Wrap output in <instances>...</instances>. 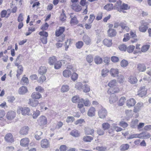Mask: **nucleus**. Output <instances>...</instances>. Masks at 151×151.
Listing matches in <instances>:
<instances>
[{"mask_svg": "<svg viewBox=\"0 0 151 151\" xmlns=\"http://www.w3.org/2000/svg\"><path fill=\"white\" fill-rule=\"evenodd\" d=\"M16 116V113L13 111H10L7 114L6 117L9 120H12L14 119Z\"/></svg>", "mask_w": 151, "mask_h": 151, "instance_id": "obj_13", "label": "nucleus"}, {"mask_svg": "<svg viewBox=\"0 0 151 151\" xmlns=\"http://www.w3.org/2000/svg\"><path fill=\"white\" fill-rule=\"evenodd\" d=\"M81 102H83L86 106H89L90 105V101L88 99L84 100L83 99H81Z\"/></svg>", "mask_w": 151, "mask_h": 151, "instance_id": "obj_49", "label": "nucleus"}, {"mask_svg": "<svg viewBox=\"0 0 151 151\" xmlns=\"http://www.w3.org/2000/svg\"><path fill=\"white\" fill-rule=\"evenodd\" d=\"M110 73L111 76L115 77L119 73V70L117 69L112 68L110 70Z\"/></svg>", "mask_w": 151, "mask_h": 151, "instance_id": "obj_23", "label": "nucleus"}, {"mask_svg": "<svg viewBox=\"0 0 151 151\" xmlns=\"http://www.w3.org/2000/svg\"><path fill=\"white\" fill-rule=\"evenodd\" d=\"M107 32L108 36L110 37H114L115 36L116 34V31L112 28H109Z\"/></svg>", "mask_w": 151, "mask_h": 151, "instance_id": "obj_22", "label": "nucleus"}, {"mask_svg": "<svg viewBox=\"0 0 151 151\" xmlns=\"http://www.w3.org/2000/svg\"><path fill=\"white\" fill-rule=\"evenodd\" d=\"M72 72L68 69H65L63 71V75L65 78H68L71 75Z\"/></svg>", "mask_w": 151, "mask_h": 151, "instance_id": "obj_27", "label": "nucleus"}, {"mask_svg": "<svg viewBox=\"0 0 151 151\" xmlns=\"http://www.w3.org/2000/svg\"><path fill=\"white\" fill-rule=\"evenodd\" d=\"M112 129L115 130L117 132H120L122 130L121 128L117 126L116 124H113L112 125Z\"/></svg>", "mask_w": 151, "mask_h": 151, "instance_id": "obj_37", "label": "nucleus"}, {"mask_svg": "<svg viewBox=\"0 0 151 151\" xmlns=\"http://www.w3.org/2000/svg\"><path fill=\"white\" fill-rule=\"evenodd\" d=\"M42 134V132L41 131H37L35 134V137L37 140H39L41 138V136Z\"/></svg>", "mask_w": 151, "mask_h": 151, "instance_id": "obj_40", "label": "nucleus"}, {"mask_svg": "<svg viewBox=\"0 0 151 151\" xmlns=\"http://www.w3.org/2000/svg\"><path fill=\"white\" fill-rule=\"evenodd\" d=\"M139 122V120L137 119H132L130 124V127L132 128H136L137 127Z\"/></svg>", "mask_w": 151, "mask_h": 151, "instance_id": "obj_15", "label": "nucleus"}, {"mask_svg": "<svg viewBox=\"0 0 151 151\" xmlns=\"http://www.w3.org/2000/svg\"><path fill=\"white\" fill-rule=\"evenodd\" d=\"M29 128L28 127L25 126L22 127L19 131V133L21 135H24L27 134Z\"/></svg>", "mask_w": 151, "mask_h": 151, "instance_id": "obj_21", "label": "nucleus"}, {"mask_svg": "<svg viewBox=\"0 0 151 151\" xmlns=\"http://www.w3.org/2000/svg\"><path fill=\"white\" fill-rule=\"evenodd\" d=\"M31 96L33 99H38L42 97V95L38 92H34L32 94Z\"/></svg>", "mask_w": 151, "mask_h": 151, "instance_id": "obj_24", "label": "nucleus"}, {"mask_svg": "<svg viewBox=\"0 0 151 151\" xmlns=\"http://www.w3.org/2000/svg\"><path fill=\"white\" fill-rule=\"evenodd\" d=\"M119 125L123 128L126 127L128 125L127 123L123 121L120 122Z\"/></svg>", "mask_w": 151, "mask_h": 151, "instance_id": "obj_61", "label": "nucleus"}, {"mask_svg": "<svg viewBox=\"0 0 151 151\" xmlns=\"http://www.w3.org/2000/svg\"><path fill=\"white\" fill-rule=\"evenodd\" d=\"M17 113L20 114L21 113L24 116L29 115L31 114H30V109L27 107H22L21 106L19 107L17 109Z\"/></svg>", "mask_w": 151, "mask_h": 151, "instance_id": "obj_2", "label": "nucleus"}, {"mask_svg": "<svg viewBox=\"0 0 151 151\" xmlns=\"http://www.w3.org/2000/svg\"><path fill=\"white\" fill-rule=\"evenodd\" d=\"M147 89L145 86H141L137 91V95L141 97L145 96L147 94Z\"/></svg>", "mask_w": 151, "mask_h": 151, "instance_id": "obj_4", "label": "nucleus"}, {"mask_svg": "<svg viewBox=\"0 0 151 151\" xmlns=\"http://www.w3.org/2000/svg\"><path fill=\"white\" fill-rule=\"evenodd\" d=\"M57 60L55 57L52 56L49 58L48 63L50 65H53L57 61Z\"/></svg>", "mask_w": 151, "mask_h": 151, "instance_id": "obj_25", "label": "nucleus"}, {"mask_svg": "<svg viewBox=\"0 0 151 151\" xmlns=\"http://www.w3.org/2000/svg\"><path fill=\"white\" fill-rule=\"evenodd\" d=\"M129 145L127 144L122 145L120 147L121 151H125L127 150L129 148Z\"/></svg>", "mask_w": 151, "mask_h": 151, "instance_id": "obj_38", "label": "nucleus"}, {"mask_svg": "<svg viewBox=\"0 0 151 151\" xmlns=\"http://www.w3.org/2000/svg\"><path fill=\"white\" fill-rule=\"evenodd\" d=\"M137 79L134 76H131L129 78V81L131 84H135L137 82Z\"/></svg>", "mask_w": 151, "mask_h": 151, "instance_id": "obj_34", "label": "nucleus"}, {"mask_svg": "<svg viewBox=\"0 0 151 151\" xmlns=\"http://www.w3.org/2000/svg\"><path fill=\"white\" fill-rule=\"evenodd\" d=\"M41 146L43 148H47L49 147V143L47 139H43L41 141Z\"/></svg>", "mask_w": 151, "mask_h": 151, "instance_id": "obj_14", "label": "nucleus"}, {"mask_svg": "<svg viewBox=\"0 0 151 151\" xmlns=\"http://www.w3.org/2000/svg\"><path fill=\"white\" fill-rule=\"evenodd\" d=\"M40 114V111L38 110H36L33 112L32 117L34 119H36Z\"/></svg>", "mask_w": 151, "mask_h": 151, "instance_id": "obj_51", "label": "nucleus"}, {"mask_svg": "<svg viewBox=\"0 0 151 151\" xmlns=\"http://www.w3.org/2000/svg\"><path fill=\"white\" fill-rule=\"evenodd\" d=\"M82 89L84 92L87 93L90 91L91 88L89 85L86 84L83 86Z\"/></svg>", "mask_w": 151, "mask_h": 151, "instance_id": "obj_33", "label": "nucleus"}, {"mask_svg": "<svg viewBox=\"0 0 151 151\" xmlns=\"http://www.w3.org/2000/svg\"><path fill=\"white\" fill-rule=\"evenodd\" d=\"M93 139V137L89 136H85L83 137V140L86 142H90Z\"/></svg>", "mask_w": 151, "mask_h": 151, "instance_id": "obj_45", "label": "nucleus"}, {"mask_svg": "<svg viewBox=\"0 0 151 151\" xmlns=\"http://www.w3.org/2000/svg\"><path fill=\"white\" fill-rule=\"evenodd\" d=\"M118 100V96L115 95H112L110 96L109 97V103L113 104L116 102Z\"/></svg>", "mask_w": 151, "mask_h": 151, "instance_id": "obj_26", "label": "nucleus"}, {"mask_svg": "<svg viewBox=\"0 0 151 151\" xmlns=\"http://www.w3.org/2000/svg\"><path fill=\"white\" fill-rule=\"evenodd\" d=\"M86 60L88 62L90 63L92 62L93 60V57L91 55H88L86 57Z\"/></svg>", "mask_w": 151, "mask_h": 151, "instance_id": "obj_58", "label": "nucleus"}, {"mask_svg": "<svg viewBox=\"0 0 151 151\" xmlns=\"http://www.w3.org/2000/svg\"><path fill=\"white\" fill-rule=\"evenodd\" d=\"M83 40L86 45H88L91 44V40L87 35H85L83 36Z\"/></svg>", "mask_w": 151, "mask_h": 151, "instance_id": "obj_16", "label": "nucleus"}, {"mask_svg": "<svg viewBox=\"0 0 151 151\" xmlns=\"http://www.w3.org/2000/svg\"><path fill=\"white\" fill-rule=\"evenodd\" d=\"M139 138V134H136L130 135L127 137V139H131L134 138Z\"/></svg>", "mask_w": 151, "mask_h": 151, "instance_id": "obj_54", "label": "nucleus"}, {"mask_svg": "<svg viewBox=\"0 0 151 151\" xmlns=\"http://www.w3.org/2000/svg\"><path fill=\"white\" fill-rule=\"evenodd\" d=\"M83 85L81 83L78 82L76 83L75 87L78 90H81L83 88Z\"/></svg>", "mask_w": 151, "mask_h": 151, "instance_id": "obj_50", "label": "nucleus"}, {"mask_svg": "<svg viewBox=\"0 0 151 151\" xmlns=\"http://www.w3.org/2000/svg\"><path fill=\"white\" fill-rule=\"evenodd\" d=\"M69 89V87L68 85H63L61 89V91L62 92L64 93L68 91Z\"/></svg>", "mask_w": 151, "mask_h": 151, "instance_id": "obj_46", "label": "nucleus"}, {"mask_svg": "<svg viewBox=\"0 0 151 151\" xmlns=\"http://www.w3.org/2000/svg\"><path fill=\"white\" fill-rule=\"evenodd\" d=\"M37 121L39 124L43 126L47 124V120L46 117L44 116H41L38 119Z\"/></svg>", "mask_w": 151, "mask_h": 151, "instance_id": "obj_5", "label": "nucleus"}, {"mask_svg": "<svg viewBox=\"0 0 151 151\" xmlns=\"http://www.w3.org/2000/svg\"><path fill=\"white\" fill-rule=\"evenodd\" d=\"M78 74L75 73H73L72 74L71 77L72 80L73 81H75L78 78Z\"/></svg>", "mask_w": 151, "mask_h": 151, "instance_id": "obj_60", "label": "nucleus"}, {"mask_svg": "<svg viewBox=\"0 0 151 151\" xmlns=\"http://www.w3.org/2000/svg\"><path fill=\"white\" fill-rule=\"evenodd\" d=\"M70 134L74 137H77L80 136V134L78 131L76 130L72 131Z\"/></svg>", "mask_w": 151, "mask_h": 151, "instance_id": "obj_48", "label": "nucleus"}, {"mask_svg": "<svg viewBox=\"0 0 151 151\" xmlns=\"http://www.w3.org/2000/svg\"><path fill=\"white\" fill-rule=\"evenodd\" d=\"M72 101L74 103H78L79 101L81 102V99H80L78 96H74L72 99Z\"/></svg>", "mask_w": 151, "mask_h": 151, "instance_id": "obj_44", "label": "nucleus"}, {"mask_svg": "<svg viewBox=\"0 0 151 151\" xmlns=\"http://www.w3.org/2000/svg\"><path fill=\"white\" fill-rule=\"evenodd\" d=\"M11 13L10 9H8L7 11L5 10H3L1 13V17L2 18L5 17H8Z\"/></svg>", "mask_w": 151, "mask_h": 151, "instance_id": "obj_18", "label": "nucleus"}, {"mask_svg": "<svg viewBox=\"0 0 151 151\" xmlns=\"http://www.w3.org/2000/svg\"><path fill=\"white\" fill-rule=\"evenodd\" d=\"M64 61V60H61L59 61H57L54 64L55 68L56 69H59L62 66V62H63Z\"/></svg>", "mask_w": 151, "mask_h": 151, "instance_id": "obj_29", "label": "nucleus"}, {"mask_svg": "<svg viewBox=\"0 0 151 151\" xmlns=\"http://www.w3.org/2000/svg\"><path fill=\"white\" fill-rule=\"evenodd\" d=\"M39 35H40V37H47L48 36V33L47 32L44 31L39 32Z\"/></svg>", "mask_w": 151, "mask_h": 151, "instance_id": "obj_62", "label": "nucleus"}, {"mask_svg": "<svg viewBox=\"0 0 151 151\" xmlns=\"http://www.w3.org/2000/svg\"><path fill=\"white\" fill-rule=\"evenodd\" d=\"M120 91V89L117 87H110L107 91L109 94H113L115 93H119Z\"/></svg>", "mask_w": 151, "mask_h": 151, "instance_id": "obj_6", "label": "nucleus"}, {"mask_svg": "<svg viewBox=\"0 0 151 151\" xmlns=\"http://www.w3.org/2000/svg\"><path fill=\"white\" fill-rule=\"evenodd\" d=\"M47 69L45 66H41L38 72L41 75L45 74L47 72Z\"/></svg>", "mask_w": 151, "mask_h": 151, "instance_id": "obj_32", "label": "nucleus"}, {"mask_svg": "<svg viewBox=\"0 0 151 151\" xmlns=\"http://www.w3.org/2000/svg\"><path fill=\"white\" fill-rule=\"evenodd\" d=\"M96 111V109L93 107H91L89 109L87 113V115L89 117H92L95 116Z\"/></svg>", "mask_w": 151, "mask_h": 151, "instance_id": "obj_10", "label": "nucleus"}, {"mask_svg": "<svg viewBox=\"0 0 151 151\" xmlns=\"http://www.w3.org/2000/svg\"><path fill=\"white\" fill-rule=\"evenodd\" d=\"M107 113L106 110L101 106V108L99 110L98 115L100 118L104 119L106 116Z\"/></svg>", "mask_w": 151, "mask_h": 151, "instance_id": "obj_3", "label": "nucleus"}, {"mask_svg": "<svg viewBox=\"0 0 151 151\" xmlns=\"http://www.w3.org/2000/svg\"><path fill=\"white\" fill-rule=\"evenodd\" d=\"M121 4L122 1L120 0H119L115 4L114 6L115 9H116L119 12L121 11Z\"/></svg>", "mask_w": 151, "mask_h": 151, "instance_id": "obj_28", "label": "nucleus"}, {"mask_svg": "<svg viewBox=\"0 0 151 151\" xmlns=\"http://www.w3.org/2000/svg\"><path fill=\"white\" fill-rule=\"evenodd\" d=\"M151 136L150 134L146 132H143L139 134V138L147 139L149 138Z\"/></svg>", "mask_w": 151, "mask_h": 151, "instance_id": "obj_17", "label": "nucleus"}, {"mask_svg": "<svg viewBox=\"0 0 151 151\" xmlns=\"http://www.w3.org/2000/svg\"><path fill=\"white\" fill-rule=\"evenodd\" d=\"M5 140L8 142L12 143L14 141V139L12 135L10 133L6 134L4 137Z\"/></svg>", "mask_w": 151, "mask_h": 151, "instance_id": "obj_9", "label": "nucleus"}, {"mask_svg": "<svg viewBox=\"0 0 151 151\" xmlns=\"http://www.w3.org/2000/svg\"><path fill=\"white\" fill-rule=\"evenodd\" d=\"M143 104L141 102L138 103L134 106L133 111L134 112L137 113L141 110V108L143 106Z\"/></svg>", "mask_w": 151, "mask_h": 151, "instance_id": "obj_11", "label": "nucleus"}, {"mask_svg": "<svg viewBox=\"0 0 151 151\" xmlns=\"http://www.w3.org/2000/svg\"><path fill=\"white\" fill-rule=\"evenodd\" d=\"M78 23L76 17H74L72 18L70 21V23L71 24H78Z\"/></svg>", "mask_w": 151, "mask_h": 151, "instance_id": "obj_63", "label": "nucleus"}, {"mask_svg": "<svg viewBox=\"0 0 151 151\" xmlns=\"http://www.w3.org/2000/svg\"><path fill=\"white\" fill-rule=\"evenodd\" d=\"M137 68L139 71L143 72L146 70V68L144 65L140 64L138 65Z\"/></svg>", "mask_w": 151, "mask_h": 151, "instance_id": "obj_36", "label": "nucleus"}, {"mask_svg": "<svg viewBox=\"0 0 151 151\" xmlns=\"http://www.w3.org/2000/svg\"><path fill=\"white\" fill-rule=\"evenodd\" d=\"M114 7L113 4H109L106 5L104 7V9L107 11H110L112 10Z\"/></svg>", "mask_w": 151, "mask_h": 151, "instance_id": "obj_42", "label": "nucleus"}, {"mask_svg": "<svg viewBox=\"0 0 151 151\" xmlns=\"http://www.w3.org/2000/svg\"><path fill=\"white\" fill-rule=\"evenodd\" d=\"M150 47V45H143L141 48V51L142 52H145L148 50Z\"/></svg>", "mask_w": 151, "mask_h": 151, "instance_id": "obj_52", "label": "nucleus"}, {"mask_svg": "<svg viewBox=\"0 0 151 151\" xmlns=\"http://www.w3.org/2000/svg\"><path fill=\"white\" fill-rule=\"evenodd\" d=\"M117 80L120 83H122L124 81V78L123 76L120 75L117 76Z\"/></svg>", "mask_w": 151, "mask_h": 151, "instance_id": "obj_56", "label": "nucleus"}, {"mask_svg": "<svg viewBox=\"0 0 151 151\" xmlns=\"http://www.w3.org/2000/svg\"><path fill=\"white\" fill-rule=\"evenodd\" d=\"M95 17L93 14H91L90 15L89 19L88 20V23L89 24H91L93 22Z\"/></svg>", "mask_w": 151, "mask_h": 151, "instance_id": "obj_57", "label": "nucleus"}, {"mask_svg": "<svg viewBox=\"0 0 151 151\" xmlns=\"http://www.w3.org/2000/svg\"><path fill=\"white\" fill-rule=\"evenodd\" d=\"M116 83L117 82L116 80L114 79L110 81L108 83V85L110 87H113L116 86Z\"/></svg>", "mask_w": 151, "mask_h": 151, "instance_id": "obj_47", "label": "nucleus"}, {"mask_svg": "<svg viewBox=\"0 0 151 151\" xmlns=\"http://www.w3.org/2000/svg\"><path fill=\"white\" fill-rule=\"evenodd\" d=\"M136 103V101L134 99L131 98L127 101L126 104L128 107H130L134 106Z\"/></svg>", "mask_w": 151, "mask_h": 151, "instance_id": "obj_19", "label": "nucleus"}, {"mask_svg": "<svg viewBox=\"0 0 151 151\" xmlns=\"http://www.w3.org/2000/svg\"><path fill=\"white\" fill-rule=\"evenodd\" d=\"M15 65L17 67L18 69L17 70V76L18 77L20 75H21L23 70V68L21 65H19V63H15Z\"/></svg>", "mask_w": 151, "mask_h": 151, "instance_id": "obj_7", "label": "nucleus"}, {"mask_svg": "<svg viewBox=\"0 0 151 151\" xmlns=\"http://www.w3.org/2000/svg\"><path fill=\"white\" fill-rule=\"evenodd\" d=\"M71 7L73 10L77 12L80 11L82 9L81 6L78 3L72 4L71 5Z\"/></svg>", "mask_w": 151, "mask_h": 151, "instance_id": "obj_20", "label": "nucleus"}, {"mask_svg": "<svg viewBox=\"0 0 151 151\" xmlns=\"http://www.w3.org/2000/svg\"><path fill=\"white\" fill-rule=\"evenodd\" d=\"M96 150L99 151H105L107 149V148L106 147L101 146V147H96Z\"/></svg>", "mask_w": 151, "mask_h": 151, "instance_id": "obj_64", "label": "nucleus"}, {"mask_svg": "<svg viewBox=\"0 0 151 151\" xmlns=\"http://www.w3.org/2000/svg\"><path fill=\"white\" fill-rule=\"evenodd\" d=\"M95 63L97 64H100L102 62L101 58L98 56H96L94 58Z\"/></svg>", "mask_w": 151, "mask_h": 151, "instance_id": "obj_39", "label": "nucleus"}, {"mask_svg": "<svg viewBox=\"0 0 151 151\" xmlns=\"http://www.w3.org/2000/svg\"><path fill=\"white\" fill-rule=\"evenodd\" d=\"M135 48V46L133 45H130L127 47V51L129 53H131L133 52Z\"/></svg>", "mask_w": 151, "mask_h": 151, "instance_id": "obj_55", "label": "nucleus"}, {"mask_svg": "<svg viewBox=\"0 0 151 151\" xmlns=\"http://www.w3.org/2000/svg\"><path fill=\"white\" fill-rule=\"evenodd\" d=\"M128 64V62L124 60H122L121 62V65L123 67H126Z\"/></svg>", "mask_w": 151, "mask_h": 151, "instance_id": "obj_59", "label": "nucleus"}, {"mask_svg": "<svg viewBox=\"0 0 151 151\" xmlns=\"http://www.w3.org/2000/svg\"><path fill=\"white\" fill-rule=\"evenodd\" d=\"M29 142V139L27 137L22 139L20 142V145L22 147H26L28 145Z\"/></svg>", "mask_w": 151, "mask_h": 151, "instance_id": "obj_12", "label": "nucleus"}, {"mask_svg": "<svg viewBox=\"0 0 151 151\" xmlns=\"http://www.w3.org/2000/svg\"><path fill=\"white\" fill-rule=\"evenodd\" d=\"M27 91V88L24 86H22L19 90V94H23L26 93Z\"/></svg>", "mask_w": 151, "mask_h": 151, "instance_id": "obj_35", "label": "nucleus"}, {"mask_svg": "<svg viewBox=\"0 0 151 151\" xmlns=\"http://www.w3.org/2000/svg\"><path fill=\"white\" fill-rule=\"evenodd\" d=\"M130 6H129L128 4H123L122 5L121 7V11H120V12H122L123 13H125L126 12L124 10H127L129 9L130 8Z\"/></svg>", "mask_w": 151, "mask_h": 151, "instance_id": "obj_30", "label": "nucleus"}, {"mask_svg": "<svg viewBox=\"0 0 151 151\" xmlns=\"http://www.w3.org/2000/svg\"><path fill=\"white\" fill-rule=\"evenodd\" d=\"M148 28V27L147 26L141 25L139 27V30L141 32H146Z\"/></svg>", "mask_w": 151, "mask_h": 151, "instance_id": "obj_43", "label": "nucleus"}, {"mask_svg": "<svg viewBox=\"0 0 151 151\" xmlns=\"http://www.w3.org/2000/svg\"><path fill=\"white\" fill-rule=\"evenodd\" d=\"M65 28L64 27H60L57 29L55 32V36L57 37L56 40L58 42H62L65 39V35L63 34L65 30Z\"/></svg>", "mask_w": 151, "mask_h": 151, "instance_id": "obj_1", "label": "nucleus"}, {"mask_svg": "<svg viewBox=\"0 0 151 151\" xmlns=\"http://www.w3.org/2000/svg\"><path fill=\"white\" fill-rule=\"evenodd\" d=\"M111 41V40L105 39L103 41V43L105 46L108 47H109L112 45Z\"/></svg>", "mask_w": 151, "mask_h": 151, "instance_id": "obj_31", "label": "nucleus"}, {"mask_svg": "<svg viewBox=\"0 0 151 151\" xmlns=\"http://www.w3.org/2000/svg\"><path fill=\"white\" fill-rule=\"evenodd\" d=\"M126 99L124 97H122L119 99L118 105L120 106H122L124 104Z\"/></svg>", "mask_w": 151, "mask_h": 151, "instance_id": "obj_53", "label": "nucleus"}, {"mask_svg": "<svg viewBox=\"0 0 151 151\" xmlns=\"http://www.w3.org/2000/svg\"><path fill=\"white\" fill-rule=\"evenodd\" d=\"M102 128L104 130L108 129L110 127V125L108 122H105L102 124Z\"/></svg>", "mask_w": 151, "mask_h": 151, "instance_id": "obj_41", "label": "nucleus"}, {"mask_svg": "<svg viewBox=\"0 0 151 151\" xmlns=\"http://www.w3.org/2000/svg\"><path fill=\"white\" fill-rule=\"evenodd\" d=\"M28 104L33 107H36L39 104L38 100L32 98L29 99L28 101Z\"/></svg>", "mask_w": 151, "mask_h": 151, "instance_id": "obj_8", "label": "nucleus"}]
</instances>
